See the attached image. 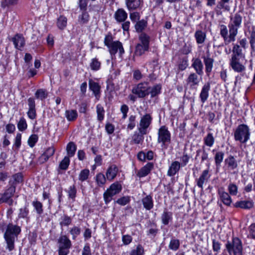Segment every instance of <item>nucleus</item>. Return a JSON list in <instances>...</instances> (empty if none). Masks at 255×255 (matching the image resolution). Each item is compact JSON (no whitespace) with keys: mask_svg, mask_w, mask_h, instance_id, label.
<instances>
[{"mask_svg":"<svg viewBox=\"0 0 255 255\" xmlns=\"http://www.w3.org/2000/svg\"><path fill=\"white\" fill-rule=\"evenodd\" d=\"M195 37L198 44H202L206 38V34L201 30H197L195 33Z\"/></svg>","mask_w":255,"mask_h":255,"instance_id":"obj_33","label":"nucleus"},{"mask_svg":"<svg viewBox=\"0 0 255 255\" xmlns=\"http://www.w3.org/2000/svg\"><path fill=\"white\" fill-rule=\"evenodd\" d=\"M147 21L144 19L138 20L135 24V29L137 32H141L147 26Z\"/></svg>","mask_w":255,"mask_h":255,"instance_id":"obj_34","label":"nucleus"},{"mask_svg":"<svg viewBox=\"0 0 255 255\" xmlns=\"http://www.w3.org/2000/svg\"><path fill=\"white\" fill-rule=\"evenodd\" d=\"M35 97L37 99L43 100L47 97V94L45 91L43 89H38L35 94Z\"/></svg>","mask_w":255,"mask_h":255,"instance_id":"obj_57","label":"nucleus"},{"mask_svg":"<svg viewBox=\"0 0 255 255\" xmlns=\"http://www.w3.org/2000/svg\"><path fill=\"white\" fill-rule=\"evenodd\" d=\"M140 15L139 12L134 11L129 13V18L133 22H135L140 18Z\"/></svg>","mask_w":255,"mask_h":255,"instance_id":"obj_64","label":"nucleus"},{"mask_svg":"<svg viewBox=\"0 0 255 255\" xmlns=\"http://www.w3.org/2000/svg\"><path fill=\"white\" fill-rule=\"evenodd\" d=\"M199 75L197 73H191L187 79V83L190 85L192 88L198 86L200 83V79L198 77Z\"/></svg>","mask_w":255,"mask_h":255,"instance_id":"obj_21","label":"nucleus"},{"mask_svg":"<svg viewBox=\"0 0 255 255\" xmlns=\"http://www.w3.org/2000/svg\"><path fill=\"white\" fill-rule=\"evenodd\" d=\"M21 232L20 227L13 225L8 224L6 227L3 237L6 244V249L9 252L14 249V243L16 240L18 235Z\"/></svg>","mask_w":255,"mask_h":255,"instance_id":"obj_1","label":"nucleus"},{"mask_svg":"<svg viewBox=\"0 0 255 255\" xmlns=\"http://www.w3.org/2000/svg\"><path fill=\"white\" fill-rule=\"evenodd\" d=\"M190 157L187 153L184 152L183 155L180 157L181 162L180 165L182 167L187 165L190 160Z\"/></svg>","mask_w":255,"mask_h":255,"instance_id":"obj_52","label":"nucleus"},{"mask_svg":"<svg viewBox=\"0 0 255 255\" xmlns=\"http://www.w3.org/2000/svg\"><path fill=\"white\" fill-rule=\"evenodd\" d=\"M223 159V153L222 152H217L215 157V160L216 163V165L217 167L218 166H221V162Z\"/></svg>","mask_w":255,"mask_h":255,"instance_id":"obj_58","label":"nucleus"},{"mask_svg":"<svg viewBox=\"0 0 255 255\" xmlns=\"http://www.w3.org/2000/svg\"><path fill=\"white\" fill-rule=\"evenodd\" d=\"M146 133H142L140 131L134 132L132 136V141L135 144H139L141 143L144 139L143 135Z\"/></svg>","mask_w":255,"mask_h":255,"instance_id":"obj_30","label":"nucleus"},{"mask_svg":"<svg viewBox=\"0 0 255 255\" xmlns=\"http://www.w3.org/2000/svg\"><path fill=\"white\" fill-rule=\"evenodd\" d=\"M27 125L26 120L23 117L20 118L18 124L17 128L20 131H24L27 128Z\"/></svg>","mask_w":255,"mask_h":255,"instance_id":"obj_49","label":"nucleus"},{"mask_svg":"<svg viewBox=\"0 0 255 255\" xmlns=\"http://www.w3.org/2000/svg\"><path fill=\"white\" fill-rule=\"evenodd\" d=\"M130 201V199L128 196H124L122 198L118 199L116 202L122 206H125Z\"/></svg>","mask_w":255,"mask_h":255,"instance_id":"obj_60","label":"nucleus"},{"mask_svg":"<svg viewBox=\"0 0 255 255\" xmlns=\"http://www.w3.org/2000/svg\"><path fill=\"white\" fill-rule=\"evenodd\" d=\"M89 19V15L86 11H83L78 17V21L80 24L87 23Z\"/></svg>","mask_w":255,"mask_h":255,"instance_id":"obj_45","label":"nucleus"},{"mask_svg":"<svg viewBox=\"0 0 255 255\" xmlns=\"http://www.w3.org/2000/svg\"><path fill=\"white\" fill-rule=\"evenodd\" d=\"M28 111L27 113L28 118L31 120H34L36 117L35 100L32 98H29L27 100Z\"/></svg>","mask_w":255,"mask_h":255,"instance_id":"obj_14","label":"nucleus"},{"mask_svg":"<svg viewBox=\"0 0 255 255\" xmlns=\"http://www.w3.org/2000/svg\"><path fill=\"white\" fill-rule=\"evenodd\" d=\"M150 89L147 83H140L133 87L132 93L137 95L138 98H143L149 95Z\"/></svg>","mask_w":255,"mask_h":255,"instance_id":"obj_6","label":"nucleus"},{"mask_svg":"<svg viewBox=\"0 0 255 255\" xmlns=\"http://www.w3.org/2000/svg\"><path fill=\"white\" fill-rule=\"evenodd\" d=\"M254 204L252 201H241L236 203V207L245 209H250L253 207Z\"/></svg>","mask_w":255,"mask_h":255,"instance_id":"obj_28","label":"nucleus"},{"mask_svg":"<svg viewBox=\"0 0 255 255\" xmlns=\"http://www.w3.org/2000/svg\"><path fill=\"white\" fill-rule=\"evenodd\" d=\"M225 162L230 169H234L238 166L237 162L235 157L233 156H230L226 159Z\"/></svg>","mask_w":255,"mask_h":255,"instance_id":"obj_31","label":"nucleus"},{"mask_svg":"<svg viewBox=\"0 0 255 255\" xmlns=\"http://www.w3.org/2000/svg\"><path fill=\"white\" fill-rule=\"evenodd\" d=\"M72 223V219L67 215H63L59 220V225L61 227L68 226Z\"/></svg>","mask_w":255,"mask_h":255,"instance_id":"obj_32","label":"nucleus"},{"mask_svg":"<svg viewBox=\"0 0 255 255\" xmlns=\"http://www.w3.org/2000/svg\"><path fill=\"white\" fill-rule=\"evenodd\" d=\"M90 66L91 70L93 71H98L101 67V62L98 59L95 58L92 59L90 64Z\"/></svg>","mask_w":255,"mask_h":255,"instance_id":"obj_43","label":"nucleus"},{"mask_svg":"<svg viewBox=\"0 0 255 255\" xmlns=\"http://www.w3.org/2000/svg\"><path fill=\"white\" fill-rule=\"evenodd\" d=\"M149 48H145V47L140 43L136 45L135 50V54L136 56L142 55L145 51H147Z\"/></svg>","mask_w":255,"mask_h":255,"instance_id":"obj_42","label":"nucleus"},{"mask_svg":"<svg viewBox=\"0 0 255 255\" xmlns=\"http://www.w3.org/2000/svg\"><path fill=\"white\" fill-rule=\"evenodd\" d=\"M135 116L131 115L128 118V124L127 126L128 129H132L135 126Z\"/></svg>","mask_w":255,"mask_h":255,"instance_id":"obj_55","label":"nucleus"},{"mask_svg":"<svg viewBox=\"0 0 255 255\" xmlns=\"http://www.w3.org/2000/svg\"><path fill=\"white\" fill-rule=\"evenodd\" d=\"M250 134L249 127L246 125H241L235 132V138L236 140L245 143L249 140Z\"/></svg>","mask_w":255,"mask_h":255,"instance_id":"obj_5","label":"nucleus"},{"mask_svg":"<svg viewBox=\"0 0 255 255\" xmlns=\"http://www.w3.org/2000/svg\"><path fill=\"white\" fill-rule=\"evenodd\" d=\"M237 33H235L234 35H233L231 32H229V35L228 37L224 36V43L227 44L231 42H233L235 40V37L237 35Z\"/></svg>","mask_w":255,"mask_h":255,"instance_id":"obj_61","label":"nucleus"},{"mask_svg":"<svg viewBox=\"0 0 255 255\" xmlns=\"http://www.w3.org/2000/svg\"><path fill=\"white\" fill-rule=\"evenodd\" d=\"M143 2V0H125L126 6L130 11L141 9Z\"/></svg>","mask_w":255,"mask_h":255,"instance_id":"obj_11","label":"nucleus"},{"mask_svg":"<svg viewBox=\"0 0 255 255\" xmlns=\"http://www.w3.org/2000/svg\"><path fill=\"white\" fill-rule=\"evenodd\" d=\"M32 205L34 207L35 209L36 210V211L37 214L39 215L41 214L43 212V209H42V204L41 202L38 201H34L32 202Z\"/></svg>","mask_w":255,"mask_h":255,"instance_id":"obj_51","label":"nucleus"},{"mask_svg":"<svg viewBox=\"0 0 255 255\" xmlns=\"http://www.w3.org/2000/svg\"><path fill=\"white\" fill-rule=\"evenodd\" d=\"M153 167L152 163H148L143 166L138 172V175L140 177H144L148 175Z\"/></svg>","mask_w":255,"mask_h":255,"instance_id":"obj_26","label":"nucleus"},{"mask_svg":"<svg viewBox=\"0 0 255 255\" xmlns=\"http://www.w3.org/2000/svg\"><path fill=\"white\" fill-rule=\"evenodd\" d=\"M210 89V84L209 83H206L202 87L200 94V98L202 103H204L207 100Z\"/></svg>","mask_w":255,"mask_h":255,"instance_id":"obj_23","label":"nucleus"},{"mask_svg":"<svg viewBox=\"0 0 255 255\" xmlns=\"http://www.w3.org/2000/svg\"><path fill=\"white\" fill-rule=\"evenodd\" d=\"M76 149V145L73 142H70L68 143L67 145L66 150L69 156H73L75 153Z\"/></svg>","mask_w":255,"mask_h":255,"instance_id":"obj_35","label":"nucleus"},{"mask_svg":"<svg viewBox=\"0 0 255 255\" xmlns=\"http://www.w3.org/2000/svg\"><path fill=\"white\" fill-rule=\"evenodd\" d=\"M69 198L71 199L73 201H75L76 197L77 190L75 185L70 186L67 190Z\"/></svg>","mask_w":255,"mask_h":255,"instance_id":"obj_41","label":"nucleus"},{"mask_svg":"<svg viewBox=\"0 0 255 255\" xmlns=\"http://www.w3.org/2000/svg\"><path fill=\"white\" fill-rule=\"evenodd\" d=\"M114 42L113 38L111 34H109L105 36L104 43L107 47H109V46L111 45Z\"/></svg>","mask_w":255,"mask_h":255,"instance_id":"obj_63","label":"nucleus"},{"mask_svg":"<svg viewBox=\"0 0 255 255\" xmlns=\"http://www.w3.org/2000/svg\"><path fill=\"white\" fill-rule=\"evenodd\" d=\"M226 248L230 255H243L242 242L238 238H233L231 242H228L226 245Z\"/></svg>","mask_w":255,"mask_h":255,"instance_id":"obj_3","label":"nucleus"},{"mask_svg":"<svg viewBox=\"0 0 255 255\" xmlns=\"http://www.w3.org/2000/svg\"><path fill=\"white\" fill-rule=\"evenodd\" d=\"M214 142V138L213 136L212 133H208L207 135L204 138V143L209 146L211 147L213 145Z\"/></svg>","mask_w":255,"mask_h":255,"instance_id":"obj_53","label":"nucleus"},{"mask_svg":"<svg viewBox=\"0 0 255 255\" xmlns=\"http://www.w3.org/2000/svg\"><path fill=\"white\" fill-rule=\"evenodd\" d=\"M15 191V187L12 185L7 189L4 193H0V202H7L13 195Z\"/></svg>","mask_w":255,"mask_h":255,"instance_id":"obj_13","label":"nucleus"},{"mask_svg":"<svg viewBox=\"0 0 255 255\" xmlns=\"http://www.w3.org/2000/svg\"><path fill=\"white\" fill-rule=\"evenodd\" d=\"M139 39L140 41V44L144 46L145 48H149V39L150 37L146 34L144 33H141L139 37Z\"/></svg>","mask_w":255,"mask_h":255,"instance_id":"obj_36","label":"nucleus"},{"mask_svg":"<svg viewBox=\"0 0 255 255\" xmlns=\"http://www.w3.org/2000/svg\"><path fill=\"white\" fill-rule=\"evenodd\" d=\"M118 172V168L116 165H112L106 172V176L108 180H113L116 176Z\"/></svg>","mask_w":255,"mask_h":255,"instance_id":"obj_22","label":"nucleus"},{"mask_svg":"<svg viewBox=\"0 0 255 255\" xmlns=\"http://www.w3.org/2000/svg\"><path fill=\"white\" fill-rule=\"evenodd\" d=\"M144 252L142 246L141 245H138L135 249H133L130 252V255H143Z\"/></svg>","mask_w":255,"mask_h":255,"instance_id":"obj_48","label":"nucleus"},{"mask_svg":"<svg viewBox=\"0 0 255 255\" xmlns=\"http://www.w3.org/2000/svg\"><path fill=\"white\" fill-rule=\"evenodd\" d=\"M70 163V159L68 156H65L64 159L60 162L59 167L62 170H66Z\"/></svg>","mask_w":255,"mask_h":255,"instance_id":"obj_47","label":"nucleus"},{"mask_svg":"<svg viewBox=\"0 0 255 255\" xmlns=\"http://www.w3.org/2000/svg\"><path fill=\"white\" fill-rule=\"evenodd\" d=\"M12 41L15 48L20 50L25 44L24 37L20 34H16L12 38Z\"/></svg>","mask_w":255,"mask_h":255,"instance_id":"obj_20","label":"nucleus"},{"mask_svg":"<svg viewBox=\"0 0 255 255\" xmlns=\"http://www.w3.org/2000/svg\"><path fill=\"white\" fill-rule=\"evenodd\" d=\"M81 229L77 226H74L71 228L70 233L72 236V239L75 240L76 237L80 234Z\"/></svg>","mask_w":255,"mask_h":255,"instance_id":"obj_54","label":"nucleus"},{"mask_svg":"<svg viewBox=\"0 0 255 255\" xmlns=\"http://www.w3.org/2000/svg\"><path fill=\"white\" fill-rule=\"evenodd\" d=\"M13 182L12 184H16L22 181V176L21 173L15 174L12 176Z\"/></svg>","mask_w":255,"mask_h":255,"instance_id":"obj_62","label":"nucleus"},{"mask_svg":"<svg viewBox=\"0 0 255 255\" xmlns=\"http://www.w3.org/2000/svg\"><path fill=\"white\" fill-rule=\"evenodd\" d=\"M188 66V60L187 57L181 59L178 64V69L181 71H183L186 69Z\"/></svg>","mask_w":255,"mask_h":255,"instance_id":"obj_50","label":"nucleus"},{"mask_svg":"<svg viewBox=\"0 0 255 255\" xmlns=\"http://www.w3.org/2000/svg\"><path fill=\"white\" fill-rule=\"evenodd\" d=\"M192 62V67L194 69L196 73L202 76L203 74V64L201 60L198 58H193Z\"/></svg>","mask_w":255,"mask_h":255,"instance_id":"obj_18","label":"nucleus"},{"mask_svg":"<svg viewBox=\"0 0 255 255\" xmlns=\"http://www.w3.org/2000/svg\"><path fill=\"white\" fill-rule=\"evenodd\" d=\"M65 116L68 121H74L78 117V113L75 110H66Z\"/></svg>","mask_w":255,"mask_h":255,"instance_id":"obj_29","label":"nucleus"},{"mask_svg":"<svg viewBox=\"0 0 255 255\" xmlns=\"http://www.w3.org/2000/svg\"><path fill=\"white\" fill-rule=\"evenodd\" d=\"M114 17L118 22H123L127 19L128 13L124 8H118L115 12Z\"/></svg>","mask_w":255,"mask_h":255,"instance_id":"obj_17","label":"nucleus"},{"mask_svg":"<svg viewBox=\"0 0 255 255\" xmlns=\"http://www.w3.org/2000/svg\"><path fill=\"white\" fill-rule=\"evenodd\" d=\"M29 210L28 208L26 207L23 208H21L19 209V212L18 213V217L19 218H24L26 219L27 221L29 220V218L28 217Z\"/></svg>","mask_w":255,"mask_h":255,"instance_id":"obj_44","label":"nucleus"},{"mask_svg":"<svg viewBox=\"0 0 255 255\" xmlns=\"http://www.w3.org/2000/svg\"><path fill=\"white\" fill-rule=\"evenodd\" d=\"M38 140V136L36 134L31 135L28 139V144L30 147H33Z\"/></svg>","mask_w":255,"mask_h":255,"instance_id":"obj_59","label":"nucleus"},{"mask_svg":"<svg viewBox=\"0 0 255 255\" xmlns=\"http://www.w3.org/2000/svg\"><path fill=\"white\" fill-rule=\"evenodd\" d=\"M122 189V186L120 183L116 182L111 185L110 187L104 193V199L106 204L109 203L112 199V197L119 194Z\"/></svg>","mask_w":255,"mask_h":255,"instance_id":"obj_4","label":"nucleus"},{"mask_svg":"<svg viewBox=\"0 0 255 255\" xmlns=\"http://www.w3.org/2000/svg\"><path fill=\"white\" fill-rule=\"evenodd\" d=\"M96 112L97 114V119L99 121H102L104 118L105 110L101 104H98L96 106Z\"/></svg>","mask_w":255,"mask_h":255,"instance_id":"obj_38","label":"nucleus"},{"mask_svg":"<svg viewBox=\"0 0 255 255\" xmlns=\"http://www.w3.org/2000/svg\"><path fill=\"white\" fill-rule=\"evenodd\" d=\"M210 175L209 173V170H204L200 177L196 180L197 185L202 190L203 189V184L208 182Z\"/></svg>","mask_w":255,"mask_h":255,"instance_id":"obj_15","label":"nucleus"},{"mask_svg":"<svg viewBox=\"0 0 255 255\" xmlns=\"http://www.w3.org/2000/svg\"><path fill=\"white\" fill-rule=\"evenodd\" d=\"M144 208L147 210H150L153 207V201L151 196L146 195L141 200Z\"/></svg>","mask_w":255,"mask_h":255,"instance_id":"obj_24","label":"nucleus"},{"mask_svg":"<svg viewBox=\"0 0 255 255\" xmlns=\"http://www.w3.org/2000/svg\"><path fill=\"white\" fill-rule=\"evenodd\" d=\"M108 47L111 55H115L116 54L118 50H119V54L120 56H122L125 53L123 44L119 41H114Z\"/></svg>","mask_w":255,"mask_h":255,"instance_id":"obj_12","label":"nucleus"},{"mask_svg":"<svg viewBox=\"0 0 255 255\" xmlns=\"http://www.w3.org/2000/svg\"><path fill=\"white\" fill-rule=\"evenodd\" d=\"M242 21V16L239 13L232 14L230 17V22L229 24V32L233 35L238 33V28L240 27Z\"/></svg>","mask_w":255,"mask_h":255,"instance_id":"obj_7","label":"nucleus"},{"mask_svg":"<svg viewBox=\"0 0 255 255\" xmlns=\"http://www.w3.org/2000/svg\"><path fill=\"white\" fill-rule=\"evenodd\" d=\"M201 58L205 65L206 72L207 74L210 73L212 70L214 59L211 57L209 49H207L206 53L202 55Z\"/></svg>","mask_w":255,"mask_h":255,"instance_id":"obj_9","label":"nucleus"},{"mask_svg":"<svg viewBox=\"0 0 255 255\" xmlns=\"http://www.w3.org/2000/svg\"><path fill=\"white\" fill-rule=\"evenodd\" d=\"M58 243H59V248L70 249L71 247V243L68 238L65 236H61L58 239Z\"/></svg>","mask_w":255,"mask_h":255,"instance_id":"obj_25","label":"nucleus"},{"mask_svg":"<svg viewBox=\"0 0 255 255\" xmlns=\"http://www.w3.org/2000/svg\"><path fill=\"white\" fill-rule=\"evenodd\" d=\"M152 118L150 114H146L141 118L138 130L142 133H147V128L150 125Z\"/></svg>","mask_w":255,"mask_h":255,"instance_id":"obj_8","label":"nucleus"},{"mask_svg":"<svg viewBox=\"0 0 255 255\" xmlns=\"http://www.w3.org/2000/svg\"><path fill=\"white\" fill-rule=\"evenodd\" d=\"M106 178L102 173H99L96 176V182L99 185H104L106 183Z\"/></svg>","mask_w":255,"mask_h":255,"instance_id":"obj_56","label":"nucleus"},{"mask_svg":"<svg viewBox=\"0 0 255 255\" xmlns=\"http://www.w3.org/2000/svg\"><path fill=\"white\" fill-rule=\"evenodd\" d=\"M230 64L232 68L238 73L244 72L246 69L245 66L239 62V59L235 55H233L230 59Z\"/></svg>","mask_w":255,"mask_h":255,"instance_id":"obj_10","label":"nucleus"},{"mask_svg":"<svg viewBox=\"0 0 255 255\" xmlns=\"http://www.w3.org/2000/svg\"><path fill=\"white\" fill-rule=\"evenodd\" d=\"M161 89V86L160 84H157L154 85L152 88H150L149 90V94L151 95V97L153 98L158 95Z\"/></svg>","mask_w":255,"mask_h":255,"instance_id":"obj_40","label":"nucleus"},{"mask_svg":"<svg viewBox=\"0 0 255 255\" xmlns=\"http://www.w3.org/2000/svg\"><path fill=\"white\" fill-rule=\"evenodd\" d=\"M67 19L66 17L61 15L57 19V25L60 29H64L67 25Z\"/></svg>","mask_w":255,"mask_h":255,"instance_id":"obj_39","label":"nucleus"},{"mask_svg":"<svg viewBox=\"0 0 255 255\" xmlns=\"http://www.w3.org/2000/svg\"><path fill=\"white\" fill-rule=\"evenodd\" d=\"M90 174V171L89 169H84L81 171L79 175V180L82 182L86 181L88 179Z\"/></svg>","mask_w":255,"mask_h":255,"instance_id":"obj_46","label":"nucleus"},{"mask_svg":"<svg viewBox=\"0 0 255 255\" xmlns=\"http://www.w3.org/2000/svg\"><path fill=\"white\" fill-rule=\"evenodd\" d=\"M171 142V133L168 130V128L165 126H161L158 131L157 142L161 143V146L166 149L168 144Z\"/></svg>","mask_w":255,"mask_h":255,"instance_id":"obj_2","label":"nucleus"},{"mask_svg":"<svg viewBox=\"0 0 255 255\" xmlns=\"http://www.w3.org/2000/svg\"><path fill=\"white\" fill-rule=\"evenodd\" d=\"M162 223L164 225H167L169 224V222L172 219V213L171 212L168 211L167 210H164L161 216Z\"/></svg>","mask_w":255,"mask_h":255,"instance_id":"obj_27","label":"nucleus"},{"mask_svg":"<svg viewBox=\"0 0 255 255\" xmlns=\"http://www.w3.org/2000/svg\"><path fill=\"white\" fill-rule=\"evenodd\" d=\"M89 89L91 90L96 99L99 100L101 94V86L99 83L93 81L92 79L89 80Z\"/></svg>","mask_w":255,"mask_h":255,"instance_id":"obj_16","label":"nucleus"},{"mask_svg":"<svg viewBox=\"0 0 255 255\" xmlns=\"http://www.w3.org/2000/svg\"><path fill=\"white\" fill-rule=\"evenodd\" d=\"M181 167V166L180 165L179 161H174L172 162L167 171V176L169 177L174 176L179 171Z\"/></svg>","mask_w":255,"mask_h":255,"instance_id":"obj_19","label":"nucleus"},{"mask_svg":"<svg viewBox=\"0 0 255 255\" xmlns=\"http://www.w3.org/2000/svg\"><path fill=\"white\" fill-rule=\"evenodd\" d=\"M180 247V242L178 239L172 238L170 241L168 248L170 250L176 251Z\"/></svg>","mask_w":255,"mask_h":255,"instance_id":"obj_37","label":"nucleus"}]
</instances>
